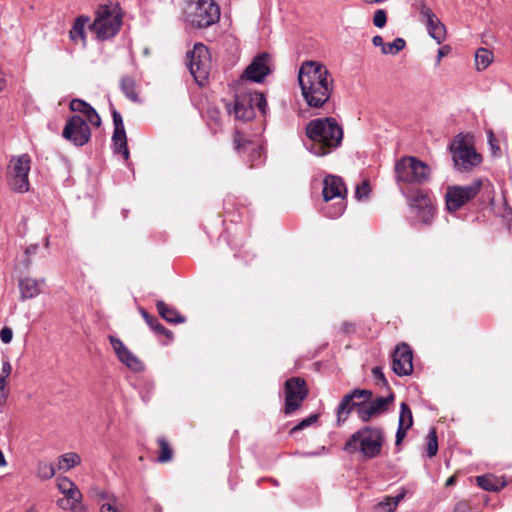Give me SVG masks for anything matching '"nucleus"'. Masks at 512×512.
Segmentation results:
<instances>
[{"instance_id":"nucleus-22","label":"nucleus","mask_w":512,"mask_h":512,"mask_svg":"<svg viewBox=\"0 0 512 512\" xmlns=\"http://www.w3.org/2000/svg\"><path fill=\"white\" fill-rule=\"evenodd\" d=\"M407 490L401 488L395 496H385L375 505V510L380 512H395L398 504L405 498Z\"/></svg>"},{"instance_id":"nucleus-51","label":"nucleus","mask_w":512,"mask_h":512,"mask_svg":"<svg viewBox=\"0 0 512 512\" xmlns=\"http://www.w3.org/2000/svg\"><path fill=\"white\" fill-rule=\"evenodd\" d=\"M409 429L410 428H406V427L400 426L398 424V429L396 432V442H395L396 445H399L403 441V439L405 438L406 433Z\"/></svg>"},{"instance_id":"nucleus-21","label":"nucleus","mask_w":512,"mask_h":512,"mask_svg":"<svg viewBox=\"0 0 512 512\" xmlns=\"http://www.w3.org/2000/svg\"><path fill=\"white\" fill-rule=\"evenodd\" d=\"M41 283L30 277L21 279L18 285L21 300L24 301L37 297L41 293Z\"/></svg>"},{"instance_id":"nucleus-43","label":"nucleus","mask_w":512,"mask_h":512,"mask_svg":"<svg viewBox=\"0 0 512 512\" xmlns=\"http://www.w3.org/2000/svg\"><path fill=\"white\" fill-rule=\"evenodd\" d=\"M251 143L244 140L240 132H235L234 134V148L238 153H241L242 150L246 149L247 146H250Z\"/></svg>"},{"instance_id":"nucleus-17","label":"nucleus","mask_w":512,"mask_h":512,"mask_svg":"<svg viewBox=\"0 0 512 512\" xmlns=\"http://www.w3.org/2000/svg\"><path fill=\"white\" fill-rule=\"evenodd\" d=\"M269 61L270 56L267 53L258 55L248 65L242 77L256 83H261L271 72Z\"/></svg>"},{"instance_id":"nucleus-20","label":"nucleus","mask_w":512,"mask_h":512,"mask_svg":"<svg viewBox=\"0 0 512 512\" xmlns=\"http://www.w3.org/2000/svg\"><path fill=\"white\" fill-rule=\"evenodd\" d=\"M426 24L428 34L437 44H441L446 38V27L432 11L429 16L421 19Z\"/></svg>"},{"instance_id":"nucleus-58","label":"nucleus","mask_w":512,"mask_h":512,"mask_svg":"<svg viewBox=\"0 0 512 512\" xmlns=\"http://www.w3.org/2000/svg\"><path fill=\"white\" fill-rule=\"evenodd\" d=\"M6 466V459L3 452L0 450V467Z\"/></svg>"},{"instance_id":"nucleus-40","label":"nucleus","mask_w":512,"mask_h":512,"mask_svg":"<svg viewBox=\"0 0 512 512\" xmlns=\"http://www.w3.org/2000/svg\"><path fill=\"white\" fill-rule=\"evenodd\" d=\"M318 420V415L317 414H312L310 415L309 417L303 419L302 421H300L297 425H295L291 431H290V434H295L296 432L298 431H301L309 426H311L312 424H314L316 421Z\"/></svg>"},{"instance_id":"nucleus-7","label":"nucleus","mask_w":512,"mask_h":512,"mask_svg":"<svg viewBox=\"0 0 512 512\" xmlns=\"http://www.w3.org/2000/svg\"><path fill=\"white\" fill-rule=\"evenodd\" d=\"M395 178L398 184H423L430 180L431 169L413 156H404L395 163Z\"/></svg>"},{"instance_id":"nucleus-4","label":"nucleus","mask_w":512,"mask_h":512,"mask_svg":"<svg viewBox=\"0 0 512 512\" xmlns=\"http://www.w3.org/2000/svg\"><path fill=\"white\" fill-rule=\"evenodd\" d=\"M383 441L381 429L365 426L349 437L343 449L349 453L360 452L365 458L372 459L381 453Z\"/></svg>"},{"instance_id":"nucleus-57","label":"nucleus","mask_w":512,"mask_h":512,"mask_svg":"<svg viewBox=\"0 0 512 512\" xmlns=\"http://www.w3.org/2000/svg\"><path fill=\"white\" fill-rule=\"evenodd\" d=\"M37 248H38V245H31L29 247L26 248L25 250V253L27 255H32V254H35L36 251H37Z\"/></svg>"},{"instance_id":"nucleus-42","label":"nucleus","mask_w":512,"mask_h":512,"mask_svg":"<svg viewBox=\"0 0 512 512\" xmlns=\"http://www.w3.org/2000/svg\"><path fill=\"white\" fill-rule=\"evenodd\" d=\"M386 22H387L386 11L383 9L376 10L374 13V16H373V24L378 28H382L386 25Z\"/></svg>"},{"instance_id":"nucleus-5","label":"nucleus","mask_w":512,"mask_h":512,"mask_svg":"<svg viewBox=\"0 0 512 512\" xmlns=\"http://www.w3.org/2000/svg\"><path fill=\"white\" fill-rule=\"evenodd\" d=\"M346 187L338 176L327 175L323 180V214L331 219L339 218L346 209Z\"/></svg>"},{"instance_id":"nucleus-29","label":"nucleus","mask_w":512,"mask_h":512,"mask_svg":"<svg viewBox=\"0 0 512 512\" xmlns=\"http://www.w3.org/2000/svg\"><path fill=\"white\" fill-rule=\"evenodd\" d=\"M493 54L485 48H479L475 54V64L478 71L485 70L492 62Z\"/></svg>"},{"instance_id":"nucleus-25","label":"nucleus","mask_w":512,"mask_h":512,"mask_svg":"<svg viewBox=\"0 0 512 512\" xmlns=\"http://www.w3.org/2000/svg\"><path fill=\"white\" fill-rule=\"evenodd\" d=\"M112 141L115 151L121 153L125 160L129 158V150L127 146V137L125 129H114Z\"/></svg>"},{"instance_id":"nucleus-15","label":"nucleus","mask_w":512,"mask_h":512,"mask_svg":"<svg viewBox=\"0 0 512 512\" xmlns=\"http://www.w3.org/2000/svg\"><path fill=\"white\" fill-rule=\"evenodd\" d=\"M408 198L419 222L425 225L430 224L435 215L432 199L419 189L415 190Z\"/></svg>"},{"instance_id":"nucleus-9","label":"nucleus","mask_w":512,"mask_h":512,"mask_svg":"<svg viewBox=\"0 0 512 512\" xmlns=\"http://www.w3.org/2000/svg\"><path fill=\"white\" fill-rule=\"evenodd\" d=\"M30 163L31 159L28 154H22L11 159L7 169V178L13 191L24 193L29 190Z\"/></svg>"},{"instance_id":"nucleus-44","label":"nucleus","mask_w":512,"mask_h":512,"mask_svg":"<svg viewBox=\"0 0 512 512\" xmlns=\"http://www.w3.org/2000/svg\"><path fill=\"white\" fill-rule=\"evenodd\" d=\"M369 193H370L369 184L367 182H363L361 185H358L356 187L355 197L361 201V200L367 199L369 196Z\"/></svg>"},{"instance_id":"nucleus-45","label":"nucleus","mask_w":512,"mask_h":512,"mask_svg":"<svg viewBox=\"0 0 512 512\" xmlns=\"http://www.w3.org/2000/svg\"><path fill=\"white\" fill-rule=\"evenodd\" d=\"M372 375L378 385L387 386L388 382L384 376L383 370L381 367L376 366L372 369Z\"/></svg>"},{"instance_id":"nucleus-18","label":"nucleus","mask_w":512,"mask_h":512,"mask_svg":"<svg viewBox=\"0 0 512 512\" xmlns=\"http://www.w3.org/2000/svg\"><path fill=\"white\" fill-rule=\"evenodd\" d=\"M109 341L118 359L129 369L140 372L144 369L143 363L115 336H109Z\"/></svg>"},{"instance_id":"nucleus-10","label":"nucleus","mask_w":512,"mask_h":512,"mask_svg":"<svg viewBox=\"0 0 512 512\" xmlns=\"http://www.w3.org/2000/svg\"><path fill=\"white\" fill-rule=\"evenodd\" d=\"M187 65L195 81L202 84L207 79L211 68L208 48L202 43H196L193 50L187 53Z\"/></svg>"},{"instance_id":"nucleus-16","label":"nucleus","mask_w":512,"mask_h":512,"mask_svg":"<svg viewBox=\"0 0 512 512\" xmlns=\"http://www.w3.org/2000/svg\"><path fill=\"white\" fill-rule=\"evenodd\" d=\"M392 370L400 377L408 376L413 372V354L407 344L402 343L396 346L392 354Z\"/></svg>"},{"instance_id":"nucleus-3","label":"nucleus","mask_w":512,"mask_h":512,"mask_svg":"<svg viewBox=\"0 0 512 512\" xmlns=\"http://www.w3.org/2000/svg\"><path fill=\"white\" fill-rule=\"evenodd\" d=\"M306 135L307 149L316 156H325L341 145L343 129L333 117L317 118L307 123Z\"/></svg>"},{"instance_id":"nucleus-49","label":"nucleus","mask_w":512,"mask_h":512,"mask_svg":"<svg viewBox=\"0 0 512 512\" xmlns=\"http://www.w3.org/2000/svg\"><path fill=\"white\" fill-rule=\"evenodd\" d=\"M86 121L96 127L101 125V118L95 109H91V112L86 116Z\"/></svg>"},{"instance_id":"nucleus-28","label":"nucleus","mask_w":512,"mask_h":512,"mask_svg":"<svg viewBox=\"0 0 512 512\" xmlns=\"http://www.w3.org/2000/svg\"><path fill=\"white\" fill-rule=\"evenodd\" d=\"M120 88L128 99L133 102L138 101V95L136 93V82L134 78L130 76H123L120 82Z\"/></svg>"},{"instance_id":"nucleus-38","label":"nucleus","mask_w":512,"mask_h":512,"mask_svg":"<svg viewBox=\"0 0 512 512\" xmlns=\"http://www.w3.org/2000/svg\"><path fill=\"white\" fill-rule=\"evenodd\" d=\"M251 98H253V108H257L263 115L266 114L267 101L264 95L259 92H251Z\"/></svg>"},{"instance_id":"nucleus-12","label":"nucleus","mask_w":512,"mask_h":512,"mask_svg":"<svg viewBox=\"0 0 512 512\" xmlns=\"http://www.w3.org/2000/svg\"><path fill=\"white\" fill-rule=\"evenodd\" d=\"M482 185V179L478 178L466 186L449 187L445 195L447 209L449 211L459 210L464 204L477 196Z\"/></svg>"},{"instance_id":"nucleus-36","label":"nucleus","mask_w":512,"mask_h":512,"mask_svg":"<svg viewBox=\"0 0 512 512\" xmlns=\"http://www.w3.org/2000/svg\"><path fill=\"white\" fill-rule=\"evenodd\" d=\"M69 108L71 111L81 113L85 117L91 112V109H94L89 103L81 99H73L69 104Z\"/></svg>"},{"instance_id":"nucleus-47","label":"nucleus","mask_w":512,"mask_h":512,"mask_svg":"<svg viewBox=\"0 0 512 512\" xmlns=\"http://www.w3.org/2000/svg\"><path fill=\"white\" fill-rule=\"evenodd\" d=\"M151 329L159 335H165L169 339L172 338V332L166 329L161 323L158 322V320L154 323Z\"/></svg>"},{"instance_id":"nucleus-39","label":"nucleus","mask_w":512,"mask_h":512,"mask_svg":"<svg viewBox=\"0 0 512 512\" xmlns=\"http://www.w3.org/2000/svg\"><path fill=\"white\" fill-rule=\"evenodd\" d=\"M411 8L421 15V19L425 16H429L432 10L426 5L425 0H409Z\"/></svg>"},{"instance_id":"nucleus-52","label":"nucleus","mask_w":512,"mask_h":512,"mask_svg":"<svg viewBox=\"0 0 512 512\" xmlns=\"http://www.w3.org/2000/svg\"><path fill=\"white\" fill-rule=\"evenodd\" d=\"M140 314L142 315V317L144 318V320L146 321V323L148 324V326L151 328L154 323L157 321V318H155L154 316L150 315L145 309L143 308H140Z\"/></svg>"},{"instance_id":"nucleus-13","label":"nucleus","mask_w":512,"mask_h":512,"mask_svg":"<svg viewBox=\"0 0 512 512\" xmlns=\"http://www.w3.org/2000/svg\"><path fill=\"white\" fill-rule=\"evenodd\" d=\"M454 166L459 171H469L480 164L482 158L473 146L462 139L455 140L450 146Z\"/></svg>"},{"instance_id":"nucleus-14","label":"nucleus","mask_w":512,"mask_h":512,"mask_svg":"<svg viewBox=\"0 0 512 512\" xmlns=\"http://www.w3.org/2000/svg\"><path fill=\"white\" fill-rule=\"evenodd\" d=\"M62 136L75 146L81 147L89 142L91 130L84 118L74 115L67 120Z\"/></svg>"},{"instance_id":"nucleus-53","label":"nucleus","mask_w":512,"mask_h":512,"mask_svg":"<svg viewBox=\"0 0 512 512\" xmlns=\"http://www.w3.org/2000/svg\"><path fill=\"white\" fill-rule=\"evenodd\" d=\"M469 507L466 502L460 501L455 504L454 506V512H468Z\"/></svg>"},{"instance_id":"nucleus-50","label":"nucleus","mask_w":512,"mask_h":512,"mask_svg":"<svg viewBox=\"0 0 512 512\" xmlns=\"http://www.w3.org/2000/svg\"><path fill=\"white\" fill-rule=\"evenodd\" d=\"M13 337V332L10 328L4 327L0 331V339L3 343L8 344L11 342Z\"/></svg>"},{"instance_id":"nucleus-34","label":"nucleus","mask_w":512,"mask_h":512,"mask_svg":"<svg viewBox=\"0 0 512 512\" xmlns=\"http://www.w3.org/2000/svg\"><path fill=\"white\" fill-rule=\"evenodd\" d=\"M158 444H159V449H160V452L158 455V461L160 463H165V462L170 461L173 457V450L170 447L168 441L164 438H159Z\"/></svg>"},{"instance_id":"nucleus-6","label":"nucleus","mask_w":512,"mask_h":512,"mask_svg":"<svg viewBox=\"0 0 512 512\" xmlns=\"http://www.w3.org/2000/svg\"><path fill=\"white\" fill-rule=\"evenodd\" d=\"M122 15L117 5H99L95 11V19L89 24V30L97 39L107 40L114 37L120 30Z\"/></svg>"},{"instance_id":"nucleus-8","label":"nucleus","mask_w":512,"mask_h":512,"mask_svg":"<svg viewBox=\"0 0 512 512\" xmlns=\"http://www.w3.org/2000/svg\"><path fill=\"white\" fill-rule=\"evenodd\" d=\"M184 13L186 21L196 28L210 27L220 18L219 6L213 0H190Z\"/></svg>"},{"instance_id":"nucleus-1","label":"nucleus","mask_w":512,"mask_h":512,"mask_svg":"<svg viewBox=\"0 0 512 512\" xmlns=\"http://www.w3.org/2000/svg\"><path fill=\"white\" fill-rule=\"evenodd\" d=\"M301 92L308 106L323 107L331 97L334 79L328 68L318 61H305L298 72Z\"/></svg>"},{"instance_id":"nucleus-26","label":"nucleus","mask_w":512,"mask_h":512,"mask_svg":"<svg viewBox=\"0 0 512 512\" xmlns=\"http://www.w3.org/2000/svg\"><path fill=\"white\" fill-rule=\"evenodd\" d=\"M479 487L486 491H499L505 486V482L500 481L493 475H482L476 478Z\"/></svg>"},{"instance_id":"nucleus-19","label":"nucleus","mask_w":512,"mask_h":512,"mask_svg":"<svg viewBox=\"0 0 512 512\" xmlns=\"http://www.w3.org/2000/svg\"><path fill=\"white\" fill-rule=\"evenodd\" d=\"M252 102L253 98H251V92L237 93L235 95L233 110H229V113H233L237 119L245 121L251 120L255 116Z\"/></svg>"},{"instance_id":"nucleus-24","label":"nucleus","mask_w":512,"mask_h":512,"mask_svg":"<svg viewBox=\"0 0 512 512\" xmlns=\"http://www.w3.org/2000/svg\"><path fill=\"white\" fill-rule=\"evenodd\" d=\"M156 307L159 315L169 323L178 324L185 321V318L175 308L168 306L161 300L157 301Z\"/></svg>"},{"instance_id":"nucleus-55","label":"nucleus","mask_w":512,"mask_h":512,"mask_svg":"<svg viewBox=\"0 0 512 512\" xmlns=\"http://www.w3.org/2000/svg\"><path fill=\"white\" fill-rule=\"evenodd\" d=\"M372 43L376 47H381V50L383 49V46L385 45L383 38L380 35H376L372 38Z\"/></svg>"},{"instance_id":"nucleus-60","label":"nucleus","mask_w":512,"mask_h":512,"mask_svg":"<svg viewBox=\"0 0 512 512\" xmlns=\"http://www.w3.org/2000/svg\"><path fill=\"white\" fill-rule=\"evenodd\" d=\"M455 482V478L452 476V477H449L446 481V485L447 486H450L452 485L453 483Z\"/></svg>"},{"instance_id":"nucleus-59","label":"nucleus","mask_w":512,"mask_h":512,"mask_svg":"<svg viewBox=\"0 0 512 512\" xmlns=\"http://www.w3.org/2000/svg\"><path fill=\"white\" fill-rule=\"evenodd\" d=\"M366 4H375V3H382L385 0H362Z\"/></svg>"},{"instance_id":"nucleus-54","label":"nucleus","mask_w":512,"mask_h":512,"mask_svg":"<svg viewBox=\"0 0 512 512\" xmlns=\"http://www.w3.org/2000/svg\"><path fill=\"white\" fill-rule=\"evenodd\" d=\"M450 52V47L445 45L438 50L437 63H440L442 57L446 56Z\"/></svg>"},{"instance_id":"nucleus-46","label":"nucleus","mask_w":512,"mask_h":512,"mask_svg":"<svg viewBox=\"0 0 512 512\" xmlns=\"http://www.w3.org/2000/svg\"><path fill=\"white\" fill-rule=\"evenodd\" d=\"M74 484L75 483L72 482L67 477L59 478L58 481H57V487L61 491L62 494H64L66 492V489L68 490L69 488L74 487Z\"/></svg>"},{"instance_id":"nucleus-30","label":"nucleus","mask_w":512,"mask_h":512,"mask_svg":"<svg viewBox=\"0 0 512 512\" xmlns=\"http://www.w3.org/2000/svg\"><path fill=\"white\" fill-rule=\"evenodd\" d=\"M98 500L101 502L100 512H119L116 508V498L109 495L106 491H100Z\"/></svg>"},{"instance_id":"nucleus-31","label":"nucleus","mask_w":512,"mask_h":512,"mask_svg":"<svg viewBox=\"0 0 512 512\" xmlns=\"http://www.w3.org/2000/svg\"><path fill=\"white\" fill-rule=\"evenodd\" d=\"M98 500L101 502L100 512H119L116 508V498L109 495L106 491H100Z\"/></svg>"},{"instance_id":"nucleus-2","label":"nucleus","mask_w":512,"mask_h":512,"mask_svg":"<svg viewBox=\"0 0 512 512\" xmlns=\"http://www.w3.org/2000/svg\"><path fill=\"white\" fill-rule=\"evenodd\" d=\"M372 392L368 389H354L346 394L339 403L336 414L340 425L344 422L353 408L357 409L358 417L363 422H368L374 416H378L387 410L389 403L394 400L393 393L386 397H378L371 400Z\"/></svg>"},{"instance_id":"nucleus-41","label":"nucleus","mask_w":512,"mask_h":512,"mask_svg":"<svg viewBox=\"0 0 512 512\" xmlns=\"http://www.w3.org/2000/svg\"><path fill=\"white\" fill-rule=\"evenodd\" d=\"M12 371L11 364L8 360H4L2 364V370L0 373V391H3L6 386V379L9 377Z\"/></svg>"},{"instance_id":"nucleus-48","label":"nucleus","mask_w":512,"mask_h":512,"mask_svg":"<svg viewBox=\"0 0 512 512\" xmlns=\"http://www.w3.org/2000/svg\"><path fill=\"white\" fill-rule=\"evenodd\" d=\"M111 114L113 118L114 129H124L123 118L121 114L115 108L111 109Z\"/></svg>"},{"instance_id":"nucleus-33","label":"nucleus","mask_w":512,"mask_h":512,"mask_svg":"<svg viewBox=\"0 0 512 512\" xmlns=\"http://www.w3.org/2000/svg\"><path fill=\"white\" fill-rule=\"evenodd\" d=\"M400 426L411 428L413 425L412 411L407 403L402 402L400 405L399 422Z\"/></svg>"},{"instance_id":"nucleus-37","label":"nucleus","mask_w":512,"mask_h":512,"mask_svg":"<svg viewBox=\"0 0 512 512\" xmlns=\"http://www.w3.org/2000/svg\"><path fill=\"white\" fill-rule=\"evenodd\" d=\"M56 473L55 467L51 463L39 462L37 467V476L41 479H51Z\"/></svg>"},{"instance_id":"nucleus-27","label":"nucleus","mask_w":512,"mask_h":512,"mask_svg":"<svg viewBox=\"0 0 512 512\" xmlns=\"http://www.w3.org/2000/svg\"><path fill=\"white\" fill-rule=\"evenodd\" d=\"M81 458L77 453L69 452L61 455L58 458L57 468L61 471H68L71 468L79 465Z\"/></svg>"},{"instance_id":"nucleus-11","label":"nucleus","mask_w":512,"mask_h":512,"mask_svg":"<svg viewBox=\"0 0 512 512\" xmlns=\"http://www.w3.org/2000/svg\"><path fill=\"white\" fill-rule=\"evenodd\" d=\"M309 390L306 381L301 377H291L284 384V413L291 415L298 410Z\"/></svg>"},{"instance_id":"nucleus-56","label":"nucleus","mask_w":512,"mask_h":512,"mask_svg":"<svg viewBox=\"0 0 512 512\" xmlns=\"http://www.w3.org/2000/svg\"><path fill=\"white\" fill-rule=\"evenodd\" d=\"M57 503H58V506L63 509H66V508L71 509V502L66 498L59 499Z\"/></svg>"},{"instance_id":"nucleus-32","label":"nucleus","mask_w":512,"mask_h":512,"mask_svg":"<svg viewBox=\"0 0 512 512\" xmlns=\"http://www.w3.org/2000/svg\"><path fill=\"white\" fill-rule=\"evenodd\" d=\"M426 452L429 458L436 456L438 452V437L435 428H431L426 437Z\"/></svg>"},{"instance_id":"nucleus-62","label":"nucleus","mask_w":512,"mask_h":512,"mask_svg":"<svg viewBox=\"0 0 512 512\" xmlns=\"http://www.w3.org/2000/svg\"><path fill=\"white\" fill-rule=\"evenodd\" d=\"M308 455L314 456V455H317V453H308Z\"/></svg>"},{"instance_id":"nucleus-35","label":"nucleus","mask_w":512,"mask_h":512,"mask_svg":"<svg viewBox=\"0 0 512 512\" xmlns=\"http://www.w3.org/2000/svg\"><path fill=\"white\" fill-rule=\"evenodd\" d=\"M406 46V42L403 38H395L393 42L387 43L383 46L382 53L383 54H392L396 55L401 50H403Z\"/></svg>"},{"instance_id":"nucleus-61","label":"nucleus","mask_w":512,"mask_h":512,"mask_svg":"<svg viewBox=\"0 0 512 512\" xmlns=\"http://www.w3.org/2000/svg\"><path fill=\"white\" fill-rule=\"evenodd\" d=\"M26 512H38V511L34 507H31Z\"/></svg>"},{"instance_id":"nucleus-23","label":"nucleus","mask_w":512,"mask_h":512,"mask_svg":"<svg viewBox=\"0 0 512 512\" xmlns=\"http://www.w3.org/2000/svg\"><path fill=\"white\" fill-rule=\"evenodd\" d=\"M90 23V17L85 15L78 16L69 32L70 39L74 42L80 40L83 45L86 44L85 27Z\"/></svg>"}]
</instances>
